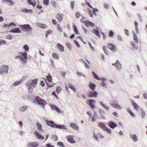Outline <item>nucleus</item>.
I'll return each instance as SVG.
<instances>
[{"mask_svg":"<svg viewBox=\"0 0 147 147\" xmlns=\"http://www.w3.org/2000/svg\"><path fill=\"white\" fill-rule=\"evenodd\" d=\"M98 126L100 127L102 129L105 130L106 129L107 127L105 123H100L98 124Z\"/></svg>","mask_w":147,"mask_h":147,"instance_id":"obj_17","label":"nucleus"},{"mask_svg":"<svg viewBox=\"0 0 147 147\" xmlns=\"http://www.w3.org/2000/svg\"><path fill=\"white\" fill-rule=\"evenodd\" d=\"M89 86L90 89L93 90H94L95 89L96 85L92 83H90L89 84Z\"/></svg>","mask_w":147,"mask_h":147,"instance_id":"obj_21","label":"nucleus"},{"mask_svg":"<svg viewBox=\"0 0 147 147\" xmlns=\"http://www.w3.org/2000/svg\"><path fill=\"white\" fill-rule=\"evenodd\" d=\"M74 30L76 34H79V33L78 32V30L77 28V27L76 26L74 25Z\"/></svg>","mask_w":147,"mask_h":147,"instance_id":"obj_36","label":"nucleus"},{"mask_svg":"<svg viewBox=\"0 0 147 147\" xmlns=\"http://www.w3.org/2000/svg\"><path fill=\"white\" fill-rule=\"evenodd\" d=\"M22 11L26 13H30L31 12V10L28 9H25L24 10H22Z\"/></svg>","mask_w":147,"mask_h":147,"instance_id":"obj_48","label":"nucleus"},{"mask_svg":"<svg viewBox=\"0 0 147 147\" xmlns=\"http://www.w3.org/2000/svg\"><path fill=\"white\" fill-rule=\"evenodd\" d=\"M57 145L60 146H61L62 147H64V146L63 144L61 142H58L57 143Z\"/></svg>","mask_w":147,"mask_h":147,"instance_id":"obj_49","label":"nucleus"},{"mask_svg":"<svg viewBox=\"0 0 147 147\" xmlns=\"http://www.w3.org/2000/svg\"><path fill=\"white\" fill-rule=\"evenodd\" d=\"M102 106L107 111H109L110 109L109 107H107L106 105L102 103V102H100Z\"/></svg>","mask_w":147,"mask_h":147,"instance_id":"obj_28","label":"nucleus"},{"mask_svg":"<svg viewBox=\"0 0 147 147\" xmlns=\"http://www.w3.org/2000/svg\"><path fill=\"white\" fill-rule=\"evenodd\" d=\"M71 8L73 9H74V1H71Z\"/></svg>","mask_w":147,"mask_h":147,"instance_id":"obj_60","label":"nucleus"},{"mask_svg":"<svg viewBox=\"0 0 147 147\" xmlns=\"http://www.w3.org/2000/svg\"><path fill=\"white\" fill-rule=\"evenodd\" d=\"M21 83V81H16L14 82L13 84V85L14 86H16L19 85Z\"/></svg>","mask_w":147,"mask_h":147,"instance_id":"obj_50","label":"nucleus"},{"mask_svg":"<svg viewBox=\"0 0 147 147\" xmlns=\"http://www.w3.org/2000/svg\"><path fill=\"white\" fill-rule=\"evenodd\" d=\"M66 44L68 48L70 50L71 49L72 47L71 44L69 42H66Z\"/></svg>","mask_w":147,"mask_h":147,"instance_id":"obj_44","label":"nucleus"},{"mask_svg":"<svg viewBox=\"0 0 147 147\" xmlns=\"http://www.w3.org/2000/svg\"><path fill=\"white\" fill-rule=\"evenodd\" d=\"M23 48L25 50L26 52V53L27 51L29 50V47L27 45H25L23 46Z\"/></svg>","mask_w":147,"mask_h":147,"instance_id":"obj_38","label":"nucleus"},{"mask_svg":"<svg viewBox=\"0 0 147 147\" xmlns=\"http://www.w3.org/2000/svg\"><path fill=\"white\" fill-rule=\"evenodd\" d=\"M6 38L9 39H11L13 38L12 36L11 35H8L6 36Z\"/></svg>","mask_w":147,"mask_h":147,"instance_id":"obj_56","label":"nucleus"},{"mask_svg":"<svg viewBox=\"0 0 147 147\" xmlns=\"http://www.w3.org/2000/svg\"><path fill=\"white\" fill-rule=\"evenodd\" d=\"M27 109L26 106H22L20 109V111L22 112H24Z\"/></svg>","mask_w":147,"mask_h":147,"instance_id":"obj_41","label":"nucleus"},{"mask_svg":"<svg viewBox=\"0 0 147 147\" xmlns=\"http://www.w3.org/2000/svg\"><path fill=\"white\" fill-rule=\"evenodd\" d=\"M27 2L29 4L32 5L33 7H35L36 5V2L34 1L32 2L31 0H27Z\"/></svg>","mask_w":147,"mask_h":147,"instance_id":"obj_23","label":"nucleus"},{"mask_svg":"<svg viewBox=\"0 0 147 147\" xmlns=\"http://www.w3.org/2000/svg\"><path fill=\"white\" fill-rule=\"evenodd\" d=\"M54 128H57L58 129H65V127L64 126L61 125H57V124H55L54 125Z\"/></svg>","mask_w":147,"mask_h":147,"instance_id":"obj_22","label":"nucleus"},{"mask_svg":"<svg viewBox=\"0 0 147 147\" xmlns=\"http://www.w3.org/2000/svg\"><path fill=\"white\" fill-rule=\"evenodd\" d=\"M5 41L3 40H0V45L1 44H5Z\"/></svg>","mask_w":147,"mask_h":147,"instance_id":"obj_64","label":"nucleus"},{"mask_svg":"<svg viewBox=\"0 0 147 147\" xmlns=\"http://www.w3.org/2000/svg\"><path fill=\"white\" fill-rule=\"evenodd\" d=\"M10 32H12L14 33H20L21 31L18 28H16L14 29L11 30L10 31Z\"/></svg>","mask_w":147,"mask_h":147,"instance_id":"obj_27","label":"nucleus"},{"mask_svg":"<svg viewBox=\"0 0 147 147\" xmlns=\"http://www.w3.org/2000/svg\"><path fill=\"white\" fill-rule=\"evenodd\" d=\"M131 46L133 47L134 48H135L136 49H138V47L136 44H135V43H134L133 42H131Z\"/></svg>","mask_w":147,"mask_h":147,"instance_id":"obj_39","label":"nucleus"},{"mask_svg":"<svg viewBox=\"0 0 147 147\" xmlns=\"http://www.w3.org/2000/svg\"><path fill=\"white\" fill-rule=\"evenodd\" d=\"M33 102L35 103H37L38 105H41L43 109L45 105L46 104V101L45 100L38 96H36L34 98Z\"/></svg>","mask_w":147,"mask_h":147,"instance_id":"obj_1","label":"nucleus"},{"mask_svg":"<svg viewBox=\"0 0 147 147\" xmlns=\"http://www.w3.org/2000/svg\"><path fill=\"white\" fill-rule=\"evenodd\" d=\"M94 10H92V11L93 12L94 14L95 15V16H97V13H96V12H97L98 11V10L97 9H94Z\"/></svg>","mask_w":147,"mask_h":147,"instance_id":"obj_59","label":"nucleus"},{"mask_svg":"<svg viewBox=\"0 0 147 147\" xmlns=\"http://www.w3.org/2000/svg\"><path fill=\"white\" fill-rule=\"evenodd\" d=\"M36 125L37 126L38 130L40 131H41L42 130V129L41 128L42 126V125L38 122L36 123Z\"/></svg>","mask_w":147,"mask_h":147,"instance_id":"obj_29","label":"nucleus"},{"mask_svg":"<svg viewBox=\"0 0 147 147\" xmlns=\"http://www.w3.org/2000/svg\"><path fill=\"white\" fill-rule=\"evenodd\" d=\"M70 126L75 130H78L79 129V127L76 123H71L70 124Z\"/></svg>","mask_w":147,"mask_h":147,"instance_id":"obj_10","label":"nucleus"},{"mask_svg":"<svg viewBox=\"0 0 147 147\" xmlns=\"http://www.w3.org/2000/svg\"><path fill=\"white\" fill-rule=\"evenodd\" d=\"M57 28L58 30L60 32H61L62 29H61V27H60L59 25L57 24Z\"/></svg>","mask_w":147,"mask_h":147,"instance_id":"obj_62","label":"nucleus"},{"mask_svg":"<svg viewBox=\"0 0 147 147\" xmlns=\"http://www.w3.org/2000/svg\"><path fill=\"white\" fill-rule=\"evenodd\" d=\"M108 48L111 50L113 52H115L117 50L116 46L112 44L109 43L108 44Z\"/></svg>","mask_w":147,"mask_h":147,"instance_id":"obj_6","label":"nucleus"},{"mask_svg":"<svg viewBox=\"0 0 147 147\" xmlns=\"http://www.w3.org/2000/svg\"><path fill=\"white\" fill-rule=\"evenodd\" d=\"M142 116L143 118H144L145 116V112L142 110L141 111Z\"/></svg>","mask_w":147,"mask_h":147,"instance_id":"obj_57","label":"nucleus"},{"mask_svg":"<svg viewBox=\"0 0 147 147\" xmlns=\"http://www.w3.org/2000/svg\"><path fill=\"white\" fill-rule=\"evenodd\" d=\"M63 15L62 14H57L56 16V18L57 19L59 22H60L63 19Z\"/></svg>","mask_w":147,"mask_h":147,"instance_id":"obj_12","label":"nucleus"},{"mask_svg":"<svg viewBox=\"0 0 147 147\" xmlns=\"http://www.w3.org/2000/svg\"><path fill=\"white\" fill-rule=\"evenodd\" d=\"M88 11L89 14L90 15V16L91 17H92L93 16V14L92 12L91 11V10L90 9H89V10Z\"/></svg>","mask_w":147,"mask_h":147,"instance_id":"obj_55","label":"nucleus"},{"mask_svg":"<svg viewBox=\"0 0 147 147\" xmlns=\"http://www.w3.org/2000/svg\"><path fill=\"white\" fill-rule=\"evenodd\" d=\"M96 115H94L92 117V121H96Z\"/></svg>","mask_w":147,"mask_h":147,"instance_id":"obj_63","label":"nucleus"},{"mask_svg":"<svg viewBox=\"0 0 147 147\" xmlns=\"http://www.w3.org/2000/svg\"><path fill=\"white\" fill-rule=\"evenodd\" d=\"M76 15L77 18H79L81 15L80 12H77L76 13Z\"/></svg>","mask_w":147,"mask_h":147,"instance_id":"obj_47","label":"nucleus"},{"mask_svg":"<svg viewBox=\"0 0 147 147\" xmlns=\"http://www.w3.org/2000/svg\"><path fill=\"white\" fill-rule=\"evenodd\" d=\"M131 137L134 140V141L135 142H136L138 140V137L137 136L135 135L132 134L130 135Z\"/></svg>","mask_w":147,"mask_h":147,"instance_id":"obj_26","label":"nucleus"},{"mask_svg":"<svg viewBox=\"0 0 147 147\" xmlns=\"http://www.w3.org/2000/svg\"><path fill=\"white\" fill-rule=\"evenodd\" d=\"M92 32L94 33L95 34H96L97 36H100V34L98 32V30H92Z\"/></svg>","mask_w":147,"mask_h":147,"instance_id":"obj_42","label":"nucleus"},{"mask_svg":"<svg viewBox=\"0 0 147 147\" xmlns=\"http://www.w3.org/2000/svg\"><path fill=\"white\" fill-rule=\"evenodd\" d=\"M3 2H6L7 4L9 5H13V2L11 0H3Z\"/></svg>","mask_w":147,"mask_h":147,"instance_id":"obj_25","label":"nucleus"},{"mask_svg":"<svg viewBox=\"0 0 147 147\" xmlns=\"http://www.w3.org/2000/svg\"><path fill=\"white\" fill-rule=\"evenodd\" d=\"M103 49L105 54L107 55L109 54V52L107 51V48L105 46L103 47Z\"/></svg>","mask_w":147,"mask_h":147,"instance_id":"obj_43","label":"nucleus"},{"mask_svg":"<svg viewBox=\"0 0 147 147\" xmlns=\"http://www.w3.org/2000/svg\"><path fill=\"white\" fill-rule=\"evenodd\" d=\"M75 45L78 47L79 48L80 47V45L78 42L76 40H74V41Z\"/></svg>","mask_w":147,"mask_h":147,"instance_id":"obj_54","label":"nucleus"},{"mask_svg":"<svg viewBox=\"0 0 147 147\" xmlns=\"http://www.w3.org/2000/svg\"><path fill=\"white\" fill-rule=\"evenodd\" d=\"M52 31L51 30H47L45 33L46 37H47V36L49 34H51L52 33Z\"/></svg>","mask_w":147,"mask_h":147,"instance_id":"obj_37","label":"nucleus"},{"mask_svg":"<svg viewBox=\"0 0 147 147\" xmlns=\"http://www.w3.org/2000/svg\"><path fill=\"white\" fill-rule=\"evenodd\" d=\"M10 26H16V25L13 22H11L9 23L7 27H9Z\"/></svg>","mask_w":147,"mask_h":147,"instance_id":"obj_53","label":"nucleus"},{"mask_svg":"<svg viewBox=\"0 0 147 147\" xmlns=\"http://www.w3.org/2000/svg\"><path fill=\"white\" fill-rule=\"evenodd\" d=\"M7 66H4L1 67V69L2 71L0 73V74H1L2 72H7L8 69Z\"/></svg>","mask_w":147,"mask_h":147,"instance_id":"obj_16","label":"nucleus"},{"mask_svg":"<svg viewBox=\"0 0 147 147\" xmlns=\"http://www.w3.org/2000/svg\"><path fill=\"white\" fill-rule=\"evenodd\" d=\"M51 107L52 109L55 110L56 108H57V106L52 105H51Z\"/></svg>","mask_w":147,"mask_h":147,"instance_id":"obj_61","label":"nucleus"},{"mask_svg":"<svg viewBox=\"0 0 147 147\" xmlns=\"http://www.w3.org/2000/svg\"><path fill=\"white\" fill-rule=\"evenodd\" d=\"M43 2L45 5L47 6L49 3V0H44Z\"/></svg>","mask_w":147,"mask_h":147,"instance_id":"obj_45","label":"nucleus"},{"mask_svg":"<svg viewBox=\"0 0 147 147\" xmlns=\"http://www.w3.org/2000/svg\"><path fill=\"white\" fill-rule=\"evenodd\" d=\"M62 90L61 88L59 86H57L56 88V91L57 93L58 94L61 92Z\"/></svg>","mask_w":147,"mask_h":147,"instance_id":"obj_30","label":"nucleus"},{"mask_svg":"<svg viewBox=\"0 0 147 147\" xmlns=\"http://www.w3.org/2000/svg\"><path fill=\"white\" fill-rule=\"evenodd\" d=\"M98 93L96 91H91L88 94V96L90 97L96 98L98 95Z\"/></svg>","mask_w":147,"mask_h":147,"instance_id":"obj_7","label":"nucleus"},{"mask_svg":"<svg viewBox=\"0 0 147 147\" xmlns=\"http://www.w3.org/2000/svg\"><path fill=\"white\" fill-rule=\"evenodd\" d=\"M20 27L24 32H28L32 30L31 27L29 24L20 25Z\"/></svg>","mask_w":147,"mask_h":147,"instance_id":"obj_4","label":"nucleus"},{"mask_svg":"<svg viewBox=\"0 0 147 147\" xmlns=\"http://www.w3.org/2000/svg\"><path fill=\"white\" fill-rule=\"evenodd\" d=\"M56 47L57 49L61 52H63L64 51V48L63 46L59 43L57 44Z\"/></svg>","mask_w":147,"mask_h":147,"instance_id":"obj_11","label":"nucleus"},{"mask_svg":"<svg viewBox=\"0 0 147 147\" xmlns=\"http://www.w3.org/2000/svg\"><path fill=\"white\" fill-rule=\"evenodd\" d=\"M86 25L88 27H89V26H91L92 27H93L94 26V24L90 22H88L86 23Z\"/></svg>","mask_w":147,"mask_h":147,"instance_id":"obj_40","label":"nucleus"},{"mask_svg":"<svg viewBox=\"0 0 147 147\" xmlns=\"http://www.w3.org/2000/svg\"><path fill=\"white\" fill-rule=\"evenodd\" d=\"M46 77V80L49 83H51L52 82V77L49 74Z\"/></svg>","mask_w":147,"mask_h":147,"instance_id":"obj_24","label":"nucleus"},{"mask_svg":"<svg viewBox=\"0 0 147 147\" xmlns=\"http://www.w3.org/2000/svg\"><path fill=\"white\" fill-rule=\"evenodd\" d=\"M38 145V143L35 142H29L27 145V147H37Z\"/></svg>","mask_w":147,"mask_h":147,"instance_id":"obj_8","label":"nucleus"},{"mask_svg":"<svg viewBox=\"0 0 147 147\" xmlns=\"http://www.w3.org/2000/svg\"><path fill=\"white\" fill-rule=\"evenodd\" d=\"M46 122L47 124L49 126L54 127V122L53 121H47Z\"/></svg>","mask_w":147,"mask_h":147,"instance_id":"obj_20","label":"nucleus"},{"mask_svg":"<svg viewBox=\"0 0 147 147\" xmlns=\"http://www.w3.org/2000/svg\"><path fill=\"white\" fill-rule=\"evenodd\" d=\"M34 134L38 139L42 140L44 139V137L42 136L41 134H39L37 131H36L34 132Z\"/></svg>","mask_w":147,"mask_h":147,"instance_id":"obj_9","label":"nucleus"},{"mask_svg":"<svg viewBox=\"0 0 147 147\" xmlns=\"http://www.w3.org/2000/svg\"><path fill=\"white\" fill-rule=\"evenodd\" d=\"M96 101L92 99L88 100L87 101V103L91 106L92 109H94L95 108Z\"/></svg>","mask_w":147,"mask_h":147,"instance_id":"obj_5","label":"nucleus"},{"mask_svg":"<svg viewBox=\"0 0 147 147\" xmlns=\"http://www.w3.org/2000/svg\"><path fill=\"white\" fill-rule=\"evenodd\" d=\"M134 40L135 41L136 43H138L139 42V41L138 40V37L135 33L134 34Z\"/></svg>","mask_w":147,"mask_h":147,"instance_id":"obj_34","label":"nucleus"},{"mask_svg":"<svg viewBox=\"0 0 147 147\" xmlns=\"http://www.w3.org/2000/svg\"><path fill=\"white\" fill-rule=\"evenodd\" d=\"M101 85L104 88H107V85L105 84V82L103 81L101 82Z\"/></svg>","mask_w":147,"mask_h":147,"instance_id":"obj_52","label":"nucleus"},{"mask_svg":"<svg viewBox=\"0 0 147 147\" xmlns=\"http://www.w3.org/2000/svg\"><path fill=\"white\" fill-rule=\"evenodd\" d=\"M113 65H116L117 69L118 70H120L121 68V65L119 61H117L115 64H112Z\"/></svg>","mask_w":147,"mask_h":147,"instance_id":"obj_15","label":"nucleus"},{"mask_svg":"<svg viewBox=\"0 0 147 147\" xmlns=\"http://www.w3.org/2000/svg\"><path fill=\"white\" fill-rule=\"evenodd\" d=\"M114 34V33L113 31H110L109 32V36L110 37H113Z\"/></svg>","mask_w":147,"mask_h":147,"instance_id":"obj_51","label":"nucleus"},{"mask_svg":"<svg viewBox=\"0 0 147 147\" xmlns=\"http://www.w3.org/2000/svg\"><path fill=\"white\" fill-rule=\"evenodd\" d=\"M92 73L93 74V76L95 78L98 80H100V78L98 77V76L94 72H92Z\"/></svg>","mask_w":147,"mask_h":147,"instance_id":"obj_33","label":"nucleus"},{"mask_svg":"<svg viewBox=\"0 0 147 147\" xmlns=\"http://www.w3.org/2000/svg\"><path fill=\"white\" fill-rule=\"evenodd\" d=\"M51 4L53 6L55 7H56L57 6V3L55 2V1H51Z\"/></svg>","mask_w":147,"mask_h":147,"instance_id":"obj_46","label":"nucleus"},{"mask_svg":"<svg viewBox=\"0 0 147 147\" xmlns=\"http://www.w3.org/2000/svg\"><path fill=\"white\" fill-rule=\"evenodd\" d=\"M52 57L55 59H59L58 55L56 53H53L52 54Z\"/></svg>","mask_w":147,"mask_h":147,"instance_id":"obj_35","label":"nucleus"},{"mask_svg":"<svg viewBox=\"0 0 147 147\" xmlns=\"http://www.w3.org/2000/svg\"><path fill=\"white\" fill-rule=\"evenodd\" d=\"M68 86L69 88L71 89L72 90H73L74 92H76V88L71 84H68Z\"/></svg>","mask_w":147,"mask_h":147,"instance_id":"obj_32","label":"nucleus"},{"mask_svg":"<svg viewBox=\"0 0 147 147\" xmlns=\"http://www.w3.org/2000/svg\"><path fill=\"white\" fill-rule=\"evenodd\" d=\"M19 53H20L19 55L17 56L16 58L17 59L20 58V59L21 61H22V62L25 64L26 62V60L28 58L27 57V53H22L20 52Z\"/></svg>","mask_w":147,"mask_h":147,"instance_id":"obj_2","label":"nucleus"},{"mask_svg":"<svg viewBox=\"0 0 147 147\" xmlns=\"http://www.w3.org/2000/svg\"><path fill=\"white\" fill-rule=\"evenodd\" d=\"M38 80L37 79H34L31 82H28L26 83V85L28 87V90H29L31 89V87H34L36 85Z\"/></svg>","mask_w":147,"mask_h":147,"instance_id":"obj_3","label":"nucleus"},{"mask_svg":"<svg viewBox=\"0 0 147 147\" xmlns=\"http://www.w3.org/2000/svg\"><path fill=\"white\" fill-rule=\"evenodd\" d=\"M109 125L112 129H114L117 126V125L113 121H111L109 123Z\"/></svg>","mask_w":147,"mask_h":147,"instance_id":"obj_14","label":"nucleus"},{"mask_svg":"<svg viewBox=\"0 0 147 147\" xmlns=\"http://www.w3.org/2000/svg\"><path fill=\"white\" fill-rule=\"evenodd\" d=\"M104 131H107V132L109 134H111V130L110 129H109L107 127L106 128V129Z\"/></svg>","mask_w":147,"mask_h":147,"instance_id":"obj_58","label":"nucleus"},{"mask_svg":"<svg viewBox=\"0 0 147 147\" xmlns=\"http://www.w3.org/2000/svg\"><path fill=\"white\" fill-rule=\"evenodd\" d=\"M131 102H132V105L135 109L136 110L138 109L139 108V106L133 100H132Z\"/></svg>","mask_w":147,"mask_h":147,"instance_id":"obj_19","label":"nucleus"},{"mask_svg":"<svg viewBox=\"0 0 147 147\" xmlns=\"http://www.w3.org/2000/svg\"><path fill=\"white\" fill-rule=\"evenodd\" d=\"M37 25L39 27L42 29H45L47 28V26L46 25L44 24H42L40 23H38L37 24Z\"/></svg>","mask_w":147,"mask_h":147,"instance_id":"obj_18","label":"nucleus"},{"mask_svg":"<svg viewBox=\"0 0 147 147\" xmlns=\"http://www.w3.org/2000/svg\"><path fill=\"white\" fill-rule=\"evenodd\" d=\"M112 107H113L114 108L118 109H121V107L118 105H113Z\"/></svg>","mask_w":147,"mask_h":147,"instance_id":"obj_31","label":"nucleus"},{"mask_svg":"<svg viewBox=\"0 0 147 147\" xmlns=\"http://www.w3.org/2000/svg\"><path fill=\"white\" fill-rule=\"evenodd\" d=\"M67 138L68 141L71 143H75V142L73 140L74 137L72 136H69L67 137Z\"/></svg>","mask_w":147,"mask_h":147,"instance_id":"obj_13","label":"nucleus"}]
</instances>
